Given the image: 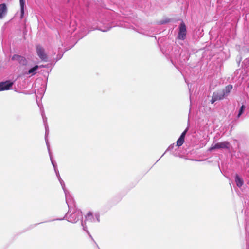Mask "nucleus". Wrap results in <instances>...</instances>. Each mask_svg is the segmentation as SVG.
I'll list each match as a JSON object with an SVG mask.
<instances>
[{
    "mask_svg": "<svg viewBox=\"0 0 249 249\" xmlns=\"http://www.w3.org/2000/svg\"><path fill=\"white\" fill-rule=\"evenodd\" d=\"M232 88L231 85H229L227 86L223 90L214 92L212 96L211 100L212 103L218 100H221L225 97H227L232 89Z\"/></svg>",
    "mask_w": 249,
    "mask_h": 249,
    "instance_id": "f257e3e1",
    "label": "nucleus"
},
{
    "mask_svg": "<svg viewBox=\"0 0 249 249\" xmlns=\"http://www.w3.org/2000/svg\"><path fill=\"white\" fill-rule=\"evenodd\" d=\"M186 37V27L185 23L182 21L179 25L178 38L180 40H184Z\"/></svg>",
    "mask_w": 249,
    "mask_h": 249,
    "instance_id": "f03ea898",
    "label": "nucleus"
},
{
    "mask_svg": "<svg viewBox=\"0 0 249 249\" xmlns=\"http://www.w3.org/2000/svg\"><path fill=\"white\" fill-rule=\"evenodd\" d=\"M13 85V82L10 80L0 82V91L10 89Z\"/></svg>",
    "mask_w": 249,
    "mask_h": 249,
    "instance_id": "7ed1b4c3",
    "label": "nucleus"
},
{
    "mask_svg": "<svg viewBox=\"0 0 249 249\" xmlns=\"http://www.w3.org/2000/svg\"><path fill=\"white\" fill-rule=\"evenodd\" d=\"M36 52L39 57L43 61H46L47 60V55L45 53L44 50L40 46L36 47Z\"/></svg>",
    "mask_w": 249,
    "mask_h": 249,
    "instance_id": "20e7f679",
    "label": "nucleus"
},
{
    "mask_svg": "<svg viewBox=\"0 0 249 249\" xmlns=\"http://www.w3.org/2000/svg\"><path fill=\"white\" fill-rule=\"evenodd\" d=\"M228 142H219L215 143L214 145H212L209 148V150L212 151L213 150L216 149H224L228 148Z\"/></svg>",
    "mask_w": 249,
    "mask_h": 249,
    "instance_id": "39448f33",
    "label": "nucleus"
},
{
    "mask_svg": "<svg viewBox=\"0 0 249 249\" xmlns=\"http://www.w3.org/2000/svg\"><path fill=\"white\" fill-rule=\"evenodd\" d=\"M12 60L18 61L20 64L25 65L27 63L26 59L23 56L18 55H14L12 57Z\"/></svg>",
    "mask_w": 249,
    "mask_h": 249,
    "instance_id": "423d86ee",
    "label": "nucleus"
},
{
    "mask_svg": "<svg viewBox=\"0 0 249 249\" xmlns=\"http://www.w3.org/2000/svg\"><path fill=\"white\" fill-rule=\"evenodd\" d=\"M7 13V8L5 3L0 4V18L2 19Z\"/></svg>",
    "mask_w": 249,
    "mask_h": 249,
    "instance_id": "0eeeda50",
    "label": "nucleus"
},
{
    "mask_svg": "<svg viewBox=\"0 0 249 249\" xmlns=\"http://www.w3.org/2000/svg\"><path fill=\"white\" fill-rule=\"evenodd\" d=\"M38 68V66L37 65L35 66L33 68L29 69L27 71H26L24 72L25 74H31L32 75H34L36 73V71L37 70V69Z\"/></svg>",
    "mask_w": 249,
    "mask_h": 249,
    "instance_id": "6e6552de",
    "label": "nucleus"
},
{
    "mask_svg": "<svg viewBox=\"0 0 249 249\" xmlns=\"http://www.w3.org/2000/svg\"><path fill=\"white\" fill-rule=\"evenodd\" d=\"M235 182L237 186H238L239 187H241L243 184V179L241 178H240L238 174H236L235 175Z\"/></svg>",
    "mask_w": 249,
    "mask_h": 249,
    "instance_id": "1a4fd4ad",
    "label": "nucleus"
},
{
    "mask_svg": "<svg viewBox=\"0 0 249 249\" xmlns=\"http://www.w3.org/2000/svg\"><path fill=\"white\" fill-rule=\"evenodd\" d=\"M20 5L21 8V18H22L24 16V7L25 5V0H19Z\"/></svg>",
    "mask_w": 249,
    "mask_h": 249,
    "instance_id": "9d476101",
    "label": "nucleus"
},
{
    "mask_svg": "<svg viewBox=\"0 0 249 249\" xmlns=\"http://www.w3.org/2000/svg\"><path fill=\"white\" fill-rule=\"evenodd\" d=\"M184 142V139L179 137L177 141V145L178 146H181Z\"/></svg>",
    "mask_w": 249,
    "mask_h": 249,
    "instance_id": "9b49d317",
    "label": "nucleus"
},
{
    "mask_svg": "<svg viewBox=\"0 0 249 249\" xmlns=\"http://www.w3.org/2000/svg\"><path fill=\"white\" fill-rule=\"evenodd\" d=\"M245 107L244 105H242L240 109V110H239V113L238 114V117H240L241 114L243 113L244 109H245Z\"/></svg>",
    "mask_w": 249,
    "mask_h": 249,
    "instance_id": "f8f14e48",
    "label": "nucleus"
},
{
    "mask_svg": "<svg viewBox=\"0 0 249 249\" xmlns=\"http://www.w3.org/2000/svg\"><path fill=\"white\" fill-rule=\"evenodd\" d=\"M188 131V129L186 128L181 134V135H180V138H183V139H185V135H186V134L187 133Z\"/></svg>",
    "mask_w": 249,
    "mask_h": 249,
    "instance_id": "ddd939ff",
    "label": "nucleus"
},
{
    "mask_svg": "<svg viewBox=\"0 0 249 249\" xmlns=\"http://www.w3.org/2000/svg\"><path fill=\"white\" fill-rule=\"evenodd\" d=\"M188 131V129L186 128L181 134V135H180V138H183V139H185V135H186V134L187 133Z\"/></svg>",
    "mask_w": 249,
    "mask_h": 249,
    "instance_id": "4468645a",
    "label": "nucleus"
}]
</instances>
